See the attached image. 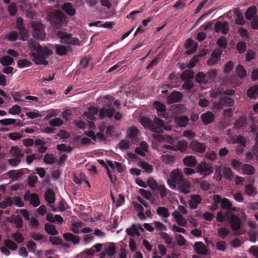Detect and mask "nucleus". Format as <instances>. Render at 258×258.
<instances>
[{
	"instance_id": "nucleus-9",
	"label": "nucleus",
	"mask_w": 258,
	"mask_h": 258,
	"mask_svg": "<svg viewBox=\"0 0 258 258\" xmlns=\"http://www.w3.org/2000/svg\"><path fill=\"white\" fill-rule=\"evenodd\" d=\"M33 36L37 39L43 40L46 36L45 26L39 23L32 24Z\"/></svg>"
},
{
	"instance_id": "nucleus-31",
	"label": "nucleus",
	"mask_w": 258,
	"mask_h": 258,
	"mask_svg": "<svg viewBox=\"0 0 258 258\" xmlns=\"http://www.w3.org/2000/svg\"><path fill=\"white\" fill-rule=\"evenodd\" d=\"M234 13L236 16L235 23L238 25H243L245 24V20L239 9L238 8L235 9Z\"/></svg>"
},
{
	"instance_id": "nucleus-50",
	"label": "nucleus",
	"mask_w": 258,
	"mask_h": 258,
	"mask_svg": "<svg viewBox=\"0 0 258 258\" xmlns=\"http://www.w3.org/2000/svg\"><path fill=\"white\" fill-rule=\"evenodd\" d=\"M236 49L239 53H244L246 49V45L243 41L238 42L236 45Z\"/></svg>"
},
{
	"instance_id": "nucleus-2",
	"label": "nucleus",
	"mask_w": 258,
	"mask_h": 258,
	"mask_svg": "<svg viewBox=\"0 0 258 258\" xmlns=\"http://www.w3.org/2000/svg\"><path fill=\"white\" fill-rule=\"evenodd\" d=\"M101 250L102 251L100 253V258H104L106 256L111 257L114 256L116 252V248L114 243H97L91 248L84 250L78 256L83 257L85 255L93 256L95 252H99Z\"/></svg>"
},
{
	"instance_id": "nucleus-38",
	"label": "nucleus",
	"mask_w": 258,
	"mask_h": 258,
	"mask_svg": "<svg viewBox=\"0 0 258 258\" xmlns=\"http://www.w3.org/2000/svg\"><path fill=\"white\" fill-rule=\"evenodd\" d=\"M257 9L255 6H253L249 8L245 12V17L247 20H251L256 13Z\"/></svg>"
},
{
	"instance_id": "nucleus-25",
	"label": "nucleus",
	"mask_w": 258,
	"mask_h": 258,
	"mask_svg": "<svg viewBox=\"0 0 258 258\" xmlns=\"http://www.w3.org/2000/svg\"><path fill=\"white\" fill-rule=\"evenodd\" d=\"M64 239L67 241H72L74 244H78L80 242L79 236L74 235L71 233H65L63 235Z\"/></svg>"
},
{
	"instance_id": "nucleus-28",
	"label": "nucleus",
	"mask_w": 258,
	"mask_h": 258,
	"mask_svg": "<svg viewBox=\"0 0 258 258\" xmlns=\"http://www.w3.org/2000/svg\"><path fill=\"white\" fill-rule=\"evenodd\" d=\"M220 103L224 106L232 107L234 105V100L229 97L223 96L219 99Z\"/></svg>"
},
{
	"instance_id": "nucleus-4",
	"label": "nucleus",
	"mask_w": 258,
	"mask_h": 258,
	"mask_svg": "<svg viewBox=\"0 0 258 258\" xmlns=\"http://www.w3.org/2000/svg\"><path fill=\"white\" fill-rule=\"evenodd\" d=\"M154 123L157 126H156L152 122V120L146 117H143L141 120V123L144 126H148L149 129L153 132L158 134L163 133L162 129L168 131L171 130V126L167 125L164 121L157 117L154 119Z\"/></svg>"
},
{
	"instance_id": "nucleus-16",
	"label": "nucleus",
	"mask_w": 258,
	"mask_h": 258,
	"mask_svg": "<svg viewBox=\"0 0 258 258\" xmlns=\"http://www.w3.org/2000/svg\"><path fill=\"white\" fill-rule=\"evenodd\" d=\"M183 98L182 93L178 91H173L167 97V103L168 104H172L173 103L180 102Z\"/></svg>"
},
{
	"instance_id": "nucleus-37",
	"label": "nucleus",
	"mask_w": 258,
	"mask_h": 258,
	"mask_svg": "<svg viewBox=\"0 0 258 258\" xmlns=\"http://www.w3.org/2000/svg\"><path fill=\"white\" fill-rule=\"evenodd\" d=\"M14 59L9 55H4L0 58V63L3 66H8L13 64Z\"/></svg>"
},
{
	"instance_id": "nucleus-3",
	"label": "nucleus",
	"mask_w": 258,
	"mask_h": 258,
	"mask_svg": "<svg viewBox=\"0 0 258 258\" xmlns=\"http://www.w3.org/2000/svg\"><path fill=\"white\" fill-rule=\"evenodd\" d=\"M171 180H168V184L173 188L177 186L179 190L186 194L189 192L191 184L189 181L184 178L178 169L173 170L170 173Z\"/></svg>"
},
{
	"instance_id": "nucleus-19",
	"label": "nucleus",
	"mask_w": 258,
	"mask_h": 258,
	"mask_svg": "<svg viewBox=\"0 0 258 258\" xmlns=\"http://www.w3.org/2000/svg\"><path fill=\"white\" fill-rule=\"evenodd\" d=\"M185 45V48L187 49L185 51V53L187 55H190L193 53L197 49V45L192 39H187Z\"/></svg>"
},
{
	"instance_id": "nucleus-56",
	"label": "nucleus",
	"mask_w": 258,
	"mask_h": 258,
	"mask_svg": "<svg viewBox=\"0 0 258 258\" xmlns=\"http://www.w3.org/2000/svg\"><path fill=\"white\" fill-rule=\"evenodd\" d=\"M229 233V231L226 228H221L218 230V236L222 239H224Z\"/></svg>"
},
{
	"instance_id": "nucleus-58",
	"label": "nucleus",
	"mask_w": 258,
	"mask_h": 258,
	"mask_svg": "<svg viewBox=\"0 0 258 258\" xmlns=\"http://www.w3.org/2000/svg\"><path fill=\"white\" fill-rule=\"evenodd\" d=\"M21 111V107L18 105H15L9 109L8 112L11 114H19Z\"/></svg>"
},
{
	"instance_id": "nucleus-30",
	"label": "nucleus",
	"mask_w": 258,
	"mask_h": 258,
	"mask_svg": "<svg viewBox=\"0 0 258 258\" xmlns=\"http://www.w3.org/2000/svg\"><path fill=\"white\" fill-rule=\"evenodd\" d=\"M175 121L179 126L185 127L188 123L189 119L187 116H182L176 118Z\"/></svg>"
},
{
	"instance_id": "nucleus-40",
	"label": "nucleus",
	"mask_w": 258,
	"mask_h": 258,
	"mask_svg": "<svg viewBox=\"0 0 258 258\" xmlns=\"http://www.w3.org/2000/svg\"><path fill=\"white\" fill-rule=\"evenodd\" d=\"M156 189L159 191L161 199L166 197L167 194L170 192V190L167 189L165 185L162 184H159Z\"/></svg>"
},
{
	"instance_id": "nucleus-41",
	"label": "nucleus",
	"mask_w": 258,
	"mask_h": 258,
	"mask_svg": "<svg viewBox=\"0 0 258 258\" xmlns=\"http://www.w3.org/2000/svg\"><path fill=\"white\" fill-rule=\"evenodd\" d=\"M55 48L56 53L59 55H63L66 54L68 52V50L66 47L64 45L59 44L55 45Z\"/></svg>"
},
{
	"instance_id": "nucleus-11",
	"label": "nucleus",
	"mask_w": 258,
	"mask_h": 258,
	"mask_svg": "<svg viewBox=\"0 0 258 258\" xmlns=\"http://www.w3.org/2000/svg\"><path fill=\"white\" fill-rule=\"evenodd\" d=\"M24 199L25 201H29L30 204L34 207H37L40 205L38 196L36 194H31L27 191L24 195Z\"/></svg>"
},
{
	"instance_id": "nucleus-55",
	"label": "nucleus",
	"mask_w": 258,
	"mask_h": 258,
	"mask_svg": "<svg viewBox=\"0 0 258 258\" xmlns=\"http://www.w3.org/2000/svg\"><path fill=\"white\" fill-rule=\"evenodd\" d=\"M158 138H159L158 140L160 142H161L162 141H164L170 144H173V143L174 142V139L172 137H170L169 136L160 135V136H159Z\"/></svg>"
},
{
	"instance_id": "nucleus-20",
	"label": "nucleus",
	"mask_w": 258,
	"mask_h": 258,
	"mask_svg": "<svg viewBox=\"0 0 258 258\" xmlns=\"http://www.w3.org/2000/svg\"><path fill=\"white\" fill-rule=\"evenodd\" d=\"M190 197V200L188 202V205L192 209H196L198 204L201 203V197L199 195H191Z\"/></svg>"
},
{
	"instance_id": "nucleus-44",
	"label": "nucleus",
	"mask_w": 258,
	"mask_h": 258,
	"mask_svg": "<svg viewBox=\"0 0 258 258\" xmlns=\"http://www.w3.org/2000/svg\"><path fill=\"white\" fill-rule=\"evenodd\" d=\"M236 73L239 78H243L246 75V71L245 69L240 64L236 68Z\"/></svg>"
},
{
	"instance_id": "nucleus-17",
	"label": "nucleus",
	"mask_w": 258,
	"mask_h": 258,
	"mask_svg": "<svg viewBox=\"0 0 258 258\" xmlns=\"http://www.w3.org/2000/svg\"><path fill=\"white\" fill-rule=\"evenodd\" d=\"M229 222L233 231H236L240 228L241 221L236 215H232L229 219Z\"/></svg>"
},
{
	"instance_id": "nucleus-61",
	"label": "nucleus",
	"mask_w": 258,
	"mask_h": 258,
	"mask_svg": "<svg viewBox=\"0 0 258 258\" xmlns=\"http://www.w3.org/2000/svg\"><path fill=\"white\" fill-rule=\"evenodd\" d=\"M14 223L17 228H21L23 227V223L22 217L19 216H16L14 219Z\"/></svg>"
},
{
	"instance_id": "nucleus-45",
	"label": "nucleus",
	"mask_w": 258,
	"mask_h": 258,
	"mask_svg": "<svg viewBox=\"0 0 258 258\" xmlns=\"http://www.w3.org/2000/svg\"><path fill=\"white\" fill-rule=\"evenodd\" d=\"M4 243L7 248L13 250H16L18 247L17 244L14 241L9 239L4 240Z\"/></svg>"
},
{
	"instance_id": "nucleus-33",
	"label": "nucleus",
	"mask_w": 258,
	"mask_h": 258,
	"mask_svg": "<svg viewBox=\"0 0 258 258\" xmlns=\"http://www.w3.org/2000/svg\"><path fill=\"white\" fill-rule=\"evenodd\" d=\"M10 153L15 158L21 159L24 155L21 153V151L19 148L17 146L12 147L10 150Z\"/></svg>"
},
{
	"instance_id": "nucleus-21",
	"label": "nucleus",
	"mask_w": 258,
	"mask_h": 258,
	"mask_svg": "<svg viewBox=\"0 0 258 258\" xmlns=\"http://www.w3.org/2000/svg\"><path fill=\"white\" fill-rule=\"evenodd\" d=\"M157 214L162 217V220L167 223L166 219L170 216V213L168 209L165 207H159L156 210Z\"/></svg>"
},
{
	"instance_id": "nucleus-32",
	"label": "nucleus",
	"mask_w": 258,
	"mask_h": 258,
	"mask_svg": "<svg viewBox=\"0 0 258 258\" xmlns=\"http://www.w3.org/2000/svg\"><path fill=\"white\" fill-rule=\"evenodd\" d=\"M242 170L244 174L252 175L255 172L254 168L249 164H244L243 165Z\"/></svg>"
},
{
	"instance_id": "nucleus-10",
	"label": "nucleus",
	"mask_w": 258,
	"mask_h": 258,
	"mask_svg": "<svg viewBox=\"0 0 258 258\" xmlns=\"http://www.w3.org/2000/svg\"><path fill=\"white\" fill-rule=\"evenodd\" d=\"M222 51L219 48L215 49L211 53V57L207 62L208 66H212L218 63L220 60V57Z\"/></svg>"
},
{
	"instance_id": "nucleus-26",
	"label": "nucleus",
	"mask_w": 258,
	"mask_h": 258,
	"mask_svg": "<svg viewBox=\"0 0 258 258\" xmlns=\"http://www.w3.org/2000/svg\"><path fill=\"white\" fill-rule=\"evenodd\" d=\"M247 96L251 99H256L258 96V84L250 87L247 91Z\"/></svg>"
},
{
	"instance_id": "nucleus-6",
	"label": "nucleus",
	"mask_w": 258,
	"mask_h": 258,
	"mask_svg": "<svg viewBox=\"0 0 258 258\" xmlns=\"http://www.w3.org/2000/svg\"><path fill=\"white\" fill-rule=\"evenodd\" d=\"M112 104L115 105L117 107L119 105V103L117 100H115L113 97H110L109 103L106 104V106L109 107V108L106 109L105 107H103L99 111V115L101 119H103L106 116L109 118L113 116L116 108L114 106H112Z\"/></svg>"
},
{
	"instance_id": "nucleus-57",
	"label": "nucleus",
	"mask_w": 258,
	"mask_h": 258,
	"mask_svg": "<svg viewBox=\"0 0 258 258\" xmlns=\"http://www.w3.org/2000/svg\"><path fill=\"white\" fill-rule=\"evenodd\" d=\"M13 238L17 242L20 243L24 241V238L22 234L18 231L12 234Z\"/></svg>"
},
{
	"instance_id": "nucleus-49",
	"label": "nucleus",
	"mask_w": 258,
	"mask_h": 258,
	"mask_svg": "<svg viewBox=\"0 0 258 258\" xmlns=\"http://www.w3.org/2000/svg\"><path fill=\"white\" fill-rule=\"evenodd\" d=\"M213 199L214 202L212 203L211 210L214 211L218 209V204H220V196L214 195Z\"/></svg>"
},
{
	"instance_id": "nucleus-62",
	"label": "nucleus",
	"mask_w": 258,
	"mask_h": 258,
	"mask_svg": "<svg viewBox=\"0 0 258 258\" xmlns=\"http://www.w3.org/2000/svg\"><path fill=\"white\" fill-rule=\"evenodd\" d=\"M16 120L14 118H5L0 120L1 124L4 126H7L10 124H14L16 123Z\"/></svg>"
},
{
	"instance_id": "nucleus-29",
	"label": "nucleus",
	"mask_w": 258,
	"mask_h": 258,
	"mask_svg": "<svg viewBox=\"0 0 258 258\" xmlns=\"http://www.w3.org/2000/svg\"><path fill=\"white\" fill-rule=\"evenodd\" d=\"M195 250L197 253L205 254L206 253L205 245L202 242H196L194 244Z\"/></svg>"
},
{
	"instance_id": "nucleus-52",
	"label": "nucleus",
	"mask_w": 258,
	"mask_h": 258,
	"mask_svg": "<svg viewBox=\"0 0 258 258\" xmlns=\"http://www.w3.org/2000/svg\"><path fill=\"white\" fill-rule=\"evenodd\" d=\"M217 72L215 70H210L206 74L208 82H211L215 79L216 76Z\"/></svg>"
},
{
	"instance_id": "nucleus-8",
	"label": "nucleus",
	"mask_w": 258,
	"mask_h": 258,
	"mask_svg": "<svg viewBox=\"0 0 258 258\" xmlns=\"http://www.w3.org/2000/svg\"><path fill=\"white\" fill-rule=\"evenodd\" d=\"M57 37L60 38L61 43L76 45L79 43V40L77 38L72 36V34L63 31H59L57 33Z\"/></svg>"
},
{
	"instance_id": "nucleus-47",
	"label": "nucleus",
	"mask_w": 258,
	"mask_h": 258,
	"mask_svg": "<svg viewBox=\"0 0 258 258\" xmlns=\"http://www.w3.org/2000/svg\"><path fill=\"white\" fill-rule=\"evenodd\" d=\"M217 44L221 48L225 49L227 46V39L224 36H221L218 39Z\"/></svg>"
},
{
	"instance_id": "nucleus-48",
	"label": "nucleus",
	"mask_w": 258,
	"mask_h": 258,
	"mask_svg": "<svg viewBox=\"0 0 258 258\" xmlns=\"http://www.w3.org/2000/svg\"><path fill=\"white\" fill-rule=\"evenodd\" d=\"M32 65V62L26 59H21L17 61V66L20 68L30 67Z\"/></svg>"
},
{
	"instance_id": "nucleus-15",
	"label": "nucleus",
	"mask_w": 258,
	"mask_h": 258,
	"mask_svg": "<svg viewBox=\"0 0 258 258\" xmlns=\"http://www.w3.org/2000/svg\"><path fill=\"white\" fill-rule=\"evenodd\" d=\"M189 148L196 152L203 153L206 150V146L204 143L193 141L189 144Z\"/></svg>"
},
{
	"instance_id": "nucleus-63",
	"label": "nucleus",
	"mask_w": 258,
	"mask_h": 258,
	"mask_svg": "<svg viewBox=\"0 0 258 258\" xmlns=\"http://www.w3.org/2000/svg\"><path fill=\"white\" fill-rule=\"evenodd\" d=\"M177 149L180 151L181 152H183L186 150L187 148V143L185 141H179L177 145Z\"/></svg>"
},
{
	"instance_id": "nucleus-1",
	"label": "nucleus",
	"mask_w": 258,
	"mask_h": 258,
	"mask_svg": "<svg viewBox=\"0 0 258 258\" xmlns=\"http://www.w3.org/2000/svg\"><path fill=\"white\" fill-rule=\"evenodd\" d=\"M28 47L33 51L31 56L33 57V62L36 64L47 65L48 61L47 58L51 55L52 51L47 47H42L40 44L34 40H29Z\"/></svg>"
},
{
	"instance_id": "nucleus-18",
	"label": "nucleus",
	"mask_w": 258,
	"mask_h": 258,
	"mask_svg": "<svg viewBox=\"0 0 258 258\" xmlns=\"http://www.w3.org/2000/svg\"><path fill=\"white\" fill-rule=\"evenodd\" d=\"M201 118L204 124L207 125L213 122L215 119V115L213 112L208 111L203 113L201 116Z\"/></svg>"
},
{
	"instance_id": "nucleus-42",
	"label": "nucleus",
	"mask_w": 258,
	"mask_h": 258,
	"mask_svg": "<svg viewBox=\"0 0 258 258\" xmlns=\"http://www.w3.org/2000/svg\"><path fill=\"white\" fill-rule=\"evenodd\" d=\"M138 130L135 127H131L127 131V136L130 139L136 138L138 135Z\"/></svg>"
},
{
	"instance_id": "nucleus-46",
	"label": "nucleus",
	"mask_w": 258,
	"mask_h": 258,
	"mask_svg": "<svg viewBox=\"0 0 258 258\" xmlns=\"http://www.w3.org/2000/svg\"><path fill=\"white\" fill-rule=\"evenodd\" d=\"M13 204V200L11 197H7L4 201L0 202V208L6 209Z\"/></svg>"
},
{
	"instance_id": "nucleus-39",
	"label": "nucleus",
	"mask_w": 258,
	"mask_h": 258,
	"mask_svg": "<svg viewBox=\"0 0 258 258\" xmlns=\"http://www.w3.org/2000/svg\"><path fill=\"white\" fill-rule=\"evenodd\" d=\"M195 80L199 84L208 83L206 75L203 72H199L195 77Z\"/></svg>"
},
{
	"instance_id": "nucleus-23",
	"label": "nucleus",
	"mask_w": 258,
	"mask_h": 258,
	"mask_svg": "<svg viewBox=\"0 0 258 258\" xmlns=\"http://www.w3.org/2000/svg\"><path fill=\"white\" fill-rule=\"evenodd\" d=\"M184 164L188 167H194L197 164L196 158L193 156H187L183 159Z\"/></svg>"
},
{
	"instance_id": "nucleus-36",
	"label": "nucleus",
	"mask_w": 258,
	"mask_h": 258,
	"mask_svg": "<svg viewBox=\"0 0 258 258\" xmlns=\"http://www.w3.org/2000/svg\"><path fill=\"white\" fill-rule=\"evenodd\" d=\"M245 192L249 196H253L257 194L256 188L251 183L245 186Z\"/></svg>"
},
{
	"instance_id": "nucleus-27",
	"label": "nucleus",
	"mask_w": 258,
	"mask_h": 258,
	"mask_svg": "<svg viewBox=\"0 0 258 258\" xmlns=\"http://www.w3.org/2000/svg\"><path fill=\"white\" fill-rule=\"evenodd\" d=\"M62 9L71 16H74L76 14L75 9L74 8L72 4L70 3H64L62 7Z\"/></svg>"
},
{
	"instance_id": "nucleus-54",
	"label": "nucleus",
	"mask_w": 258,
	"mask_h": 258,
	"mask_svg": "<svg viewBox=\"0 0 258 258\" xmlns=\"http://www.w3.org/2000/svg\"><path fill=\"white\" fill-rule=\"evenodd\" d=\"M43 161L46 164H52L54 163L55 158L51 154H46L43 158Z\"/></svg>"
},
{
	"instance_id": "nucleus-34",
	"label": "nucleus",
	"mask_w": 258,
	"mask_h": 258,
	"mask_svg": "<svg viewBox=\"0 0 258 258\" xmlns=\"http://www.w3.org/2000/svg\"><path fill=\"white\" fill-rule=\"evenodd\" d=\"M45 231L49 234L51 235H55L58 234V231L56 230L54 225L46 223L44 226Z\"/></svg>"
},
{
	"instance_id": "nucleus-64",
	"label": "nucleus",
	"mask_w": 258,
	"mask_h": 258,
	"mask_svg": "<svg viewBox=\"0 0 258 258\" xmlns=\"http://www.w3.org/2000/svg\"><path fill=\"white\" fill-rule=\"evenodd\" d=\"M161 237L164 239L165 242L167 244H171L172 243L173 239L167 233L161 232L160 233Z\"/></svg>"
},
{
	"instance_id": "nucleus-53",
	"label": "nucleus",
	"mask_w": 258,
	"mask_h": 258,
	"mask_svg": "<svg viewBox=\"0 0 258 258\" xmlns=\"http://www.w3.org/2000/svg\"><path fill=\"white\" fill-rule=\"evenodd\" d=\"M140 166L143 168L145 171L147 173H151L153 170L152 166L149 165L145 161H142L140 163Z\"/></svg>"
},
{
	"instance_id": "nucleus-14",
	"label": "nucleus",
	"mask_w": 258,
	"mask_h": 258,
	"mask_svg": "<svg viewBox=\"0 0 258 258\" xmlns=\"http://www.w3.org/2000/svg\"><path fill=\"white\" fill-rule=\"evenodd\" d=\"M214 27L216 32H221L223 34H226L229 30V23L226 21L224 22H217Z\"/></svg>"
},
{
	"instance_id": "nucleus-12",
	"label": "nucleus",
	"mask_w": 258,
	"mask_h": 258,
	"mask_svg": "<svg viewBox=\"0 0 258 258\" xmlns=\"http://www.w3.org/2000/svg\"><path fill=\"white\" fill-rule=\"evenodd\" d=\"M16 28L19 31V34L21 36L20 39L25 40L27 38L28 35L27 30L23 25V20L22 18L20 17L17 18L16 22Z\"/></svg>"
},
{
	"instance_id": "nucleus-24",
	"label": "nucleus",
	"mask_w": 258,
	"mask_h": 258,
	"mask_svg": "<svg viewBox=\"0 0 258 258\" xmlns=\"http://www.w3.org/2000/svg\"><path fill=\"white\" fill-rule=\"evenodd\" d=\"M44 199L48 204H53L55 200L54 192L50 188L47 189L44 194Z\"/></svg>"
},
{
	"instance_id": "nucleus-51",
	"label": "nucleus",
	"mask_w": 258,
	"mask_h": 258,
	"mask_svg": "<svg viewBox=\"0 0 258 258\" xmlns=\"http://www.w3.org/2000/svg\"><path fill=\"white\" fill-rule=\"evenodd\" d=\"M38 181V177L35 175H30L28 178V184L31 187H34Z\"/></svg>"
},
{
	"instance_id": "nucleus-13",
	"label": "nucleus",
	"mask_w": 258,
	"mask_h": 258,
	"mask_svg": "<svg viewBox=\"0 0 258 258\" xmlns=\"http://www.w3.org/2000/svg\"><path fill=\"white\" fill-rule=\"evenodd\" d=\"M28 171V169L27 168H22L19 170H11L9 171L6 173V175L12 178V180L14 181L19 179L26 173V171Z\"/></svg>"
},
{
	"instance_id": "nucleus-60",
	"label": "nucleus",
	"mask_w": 258,
	"mask_h": 258,
	"mask_svg": "<svg viewBox=\"0 0 258 258\" xmlns=\"http://www.w3.org/2000/svg\"><path fill=\"white\" fill-rule=\"evenodd\" d=\"M8 11L11 16H14L17 12V7L15 3H11L8 7Z\"/></svg>"
},
{
	"instance_id": "nucleus-43",
	"label": "nucleus",
	"mask_w": 258,
	"mask_h": 258,
	"mask_svg": "<svg viewBox=\"0 0 258 258\" xmlns=\"http://www.w3.org/2000/svg\"><path fill=\"white\" fill-rule=\"evenodd\" d=\"M220 204L222 209H230L232 206L231 203L226 198L222 199L220 197Z\"/></svg>"
},
{
	"instance_id": "nucleus-22",
	"label": "nucleus",
	"mask_w": 258,
	"mask_h": 258,
	"mask_svg": "<svg viewBox=\"0 0 258 258\" xmlns=\"http://www.w3.org/2000/svg\"><path fill=\"white\" fill-rule=\"evenodd\" d=\"M154 106L158 116L160 117L166 118V106L160 102H155Z\"/></svg>"
},
{
	"instance_id": "nucleus-7",
	"label": "nucleus",
	"mask_w": 258,
	"mask_h": 258,
	"mask_svg": "<svg viewBox=\"0 0 258 258\" xmlns=\"http://www.w3.org/2000/svg\"><path fill=\"white\" fill-rule=\"evenodd\" d=\"M196 171L203 177H206L213 172L212 164L205 160L202 161L197 165Z\"/></svg>"
},
{
	"instance_id": "nucleus-5",
	"label": "nucleus",
	"mask_w": 258,
	"mask_h": 258,
	"mask_svg": "<svg viewBox=\"0 0 258 258\" xmlns=\"http://www.w3.org/2000/svg\"><path fill=\"white\" fill-rule=\"evenodd\" d=\"M49 17L51 24L56 29H58L67 24L66 16L60 10L51 12Z\"/></svg>"
},
{
	"instance_id": "nucleus-59",
	"label": "nucleus",
	"mask_w": 258,
	"mask_h": 258,
	"mask_svg": "<svg viewBox=\"0 0 258 258\" xmlns=\"http://www.w3.org/2000/svg\"><path fill=\"white\" fill-rule=\"evenodd\" d=\"M231 165L232 167L235 170H240L242 169L243 166L241 162L236 159H232L231 160Z\"/></svg>"
},
{
	"instance_id": "nucleus-35",
	"label": "nucleus",
	"mask_w": 258,
	"mask_h": 258,
	"mask_svg": "<svg viewBox=\"0 0 258 258\" xmlns=\"http://www.w3.org/2000/svg\"><path fill=\"white\" fill-rule=\"evenodd\" d=\"M125 231L127 235L132 236H135V235H140L138 228L135 224H133L130 228H127Z\"/></svg>"
}]
</instances>
